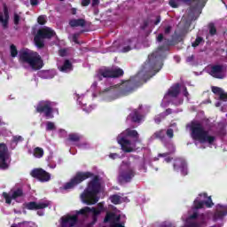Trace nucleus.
Masks as SVG:
<instances>
[{"instance_id":"nucleus-24","label":"nucleus","mask_w":227,"mask_h":227,"mask_svg":"<svg viewBox=\"0 0 227 227\" xmlns=\"http://www.w3.org/2000/svg\"><path fill=\"white\" fill-rule=\"evenodd\" d=\"M69 24L72 27H84V25L86 24V21H84V20L80 19V20H71L69 21Z\"/></svg>"},{"instance_id":"nucleus-56","label":"nucleus","mask_w":227,"mask_h":227,"mask_svg":"<svg viewBox=\"0 0 227 227\" xmlns=\"http://www.w3.org/2000/svg\"><path fill=\"white\" fill-rule=\"evenodd\" d=\"M171 31V27H167L165 29V33H169Z\"/></svg>"},{"instance_id":"nucleus-19","label":"nucleus","mask_w":227,"mask_h":227,"mask_svg":"<svg viewBox=\"0 0 227 227\" xmlns=\"http://www.w3.org/2000/svg\"><path fill=\"white\" fill-rule=\"evenodd\" d=\"M225 215H227V206L218 204L216 206V212L213 216L214 221H219V219H223Z\"/></svg>"},{"instance_id":"nucleus-52","label":"nucleus","mask_w":227,"mask_h":227,"mask_svg":"<svg viewBox=\"0 0 227 227\" xmlns=\"http://www.w3.org/2000/svg\"><path fill=\"white\" fill-rule=\"evenodd\" d=\"M109 157H110V159H116V158L118 157V154H116V153H111V154L109 155Z\"/></svg>"},{"instance_id":"nucleus-18","label":"nucleus","mask_w":227,"mask_h":227,"mask_svg":"<svg viewBox=\"0 0 227 227\" xmlns=\"http://www.w3.org/2000/svg\"><path fill=\"white\" fill-rule=\"evenodd\" d=\"M50 203L47 200L41 201V202H30L27 205V208L28 210H42L43 208H47Z\"/></svg>"},{"instance_id":"nucleus-23","label":"nucleus","mask_w":227,"mask_h":227,"mask_svg":"<svg viewBox=\"0 0 227 227\" xmlns=\"http://www.w3.org/2000/svg\"><path fill=\"white\" fill-rule=\"evenodd\" d=\"M9 19H10V16L8 15V8L4 7V12H0V22L3 27L4 28L8 27Z\"/></svg>"},{"instance_id":"nucleus-27","label":"nucleus","mask_w":227,"mask_h":227,"mask_svg":"<svg viewBox=\"0 0 227 227\" xmlns=\"http://www.w3.org/2000/svg\"><path fill=\"white\" fill-rule=\"evenodd\" d=\"M60 72H71L72 70V63L68 60H65L64 64L59 67Z\"/></svg>"},{"instance_id":"nucleus-5","label":"nucleus","mask_w":227,"mask_h":227,"mask_svg":"<svg viewBox=\"0 0 227 227\" xmlns=\"http://www.w3.org/2000/svg\"><path fill=\"white\" fill-rule=\"evenodd\" d=\"M139 135L136 130L126 129L117 137V143L121 145V150L127 153L136 150V145L129 143L127 137H137Z\"/></svg>"},{"instance_id":"nucleus-41","label":"nucleus","mask_w":227,"mask_h":227,"mask_svg":"<svg viewBox=\"0 0 227 227\" xmlns=\"http://www.w3.org/2000/svg\"><path fill=\"white\" fill-rule=\"evenodd\" d=\"M201 42H203V39L201 37H197L195 42L192 43V47H198Z\"/></svg>"},{"instance_id":"nucleus-57","label":"nucleus","mask_w":227,"mask_h":227,"mask_svg":"<svg viewBox=\"0 0 227 227\" xmlns=\"http://www.w3.org/2000/svg\"><path fill=\"white\" fill-rule=\"evenodd\" d=\"M175 104H182V102H184V100H180L178 102H176V99L174 100Z\"/></svg>"},{"instance_id":"nucleus-16","label":"nucleus","mask_w":227,"mask_h":227,"mask_svg":"<svg viewBox=\"0 0 227 227\" xmlns=\"http://www.w3.org/2000/svg\"><path fill=\"white\" fill-rule=\"evenodd\" d=\"M100 75L102 77H120L123 75V70L118 67L115 68H105L100 70Z\"/></svg>"},{"instance_id":"nucleus-35","label":"nucleus","mask_w":227,"mask_h":227,"mask_svg":"<svg viewBox=\"0 0 227 227\" xmlns=\"http://www.w3.org/2000/svg\"><path fill=\"white\" fill-rule=\"evenodd\" d=\"M46 130H56V124L54 122L48 121L46 122Z\"/></svg>"},{"instance_id":"nucleus-22","label":"nucleus","mask_w":227,"mask_h":227,"mask_svg":"<svg viewBox=\"0 0 227 227\" xmlns=\"http://www.w3.org/2000/svg\"><path fill=\"white\" fill-rule=\"evenodd\" d=\"M212 91L219 97L220 100H223V102H227V93L223 90V89L219 87H212Z\"/></svg>"},{"instance_id":"nucleus-54","label":"nucleus","mask_w":227,"mask_h":227,"mask_svg":"<svg viewBox=\"0 0 227 227\" xmlns=\"http://www.w3.org/2000/svg\"><path fill=\"white\" fill-rule=\"evenodd\" d=\"M14 141H22V137H15Z\"/></svg>"},{"instance_id":"nucleus-38","label":"nucleus","mask_w":227,"mask_h":227,"mask_svg":"<svg viewBox=\"0 0 227 227\" xmlns=\"http://www.w3.org/2000/svg\"><path fill=\"white\" fill-rule=\"evenodd\" d=\"M19 54V52L17 51V47H15V45H11V56L12 58L17 57V55Z\"/></svg>"},{"instance_id":"nucleus-61","label":"nucleus","mask_w":227,"mask_h":227,"mask_svg":"<svg viewBox=\"0 0 227 227\" xmlns=\"http://www.w3.org/2000/svg\"><path fill=\"white\" fill-rule=\"evenodd\" d=\"M168 114H169V113H171V110H167Z\"/></svg>"},{"instance_id":"nucleus-33","label":"nucleus","mask_w":227,"mask_h":227,"mask_svg":"<svg viewBox=\"0 0 227 227\" xmlns=\"http://www.w3.org/2000/svg\"><path fill=\"white\" fill-rule=\"evenodd\" d=\"M41 77H43V79H52V77H54V72L44 71L41 73Z\"/></svg>"},{"instance_id":"nucleus-48","label":"nucleus","mask_w":227,"mask_h":227,"mask_svg":"<svg viewBox=\"0 0 227 227\" xmlns=\"http://www.w3.org/2000/svg\"><path fill=\"white\" fill-rule=\"evenodd\" d=\"M197 215L193 214V215L190 216L187 220H186V224H189V221H191V219H196Z\"/></svg>"},{"instance_id":"nucleus-21","label":"nucleus","mask_w":227,"mask_h":227,"mask_svg":"<svg viewBox=\"0 0 227 227\" xmlns=\"http://www.w3.org/2000/svg\"><path fill=\"white\" fill-rule=\"evenodd\" d=\"M178 168H180L182 175H187V164L185 163V160L182 159L176 160L174 163V169L176 170Z\"/></svg>"},{"instance_id":"nucleus-50","label":"nucleus","mask_w":227,"mask_h":227,"mask_svg":"<svg viewBox=\"0 0 227 227\" xmlns=\"http://www.w3.org/2000/svg\"><path fill=\"white\" fill-rule=\"evenodd\" d=\"M161 118H164V116L159 115L158 117H156V118H155V122H156V123H160V119H161Z\"/></svg>"},{"instance_id":"nucleus-31","label":"nucleus","mask_w":227,"mask_h":227,"mask_svg":"<svg viewBox=\"0 0 227 227\" xmlns=\"http://www.w3.org/2000/svg\"><path fill=\"white\" fill-rule=\"evenodd\" d=\"M110 201H112L114 205H118L123 201V198L120 195H113L110 197Z\"/></svg>"},{"instance_id":"nucleus-8","label":"nucleus","mask_w":227,"mask_h":227,"mask_svg":"<svg viewBox=\"0 0 227 227\" xmlns=\"http://www.w3.org/2000/svg\"><path fill=\"white\" fill-rule=\"evenodd\" d=\"M134 168H131L130 164L123 163L121 166V171L119 175L120 182H130L134 178Z\"/></svg>"},{"instance_id":"nucleus-58","label":"nucleus","mask_w":227,"mask_h":227,"mask_svg":"<svg viewBox=\"0 0 227 227\" xmlns=\"http://www.w3.org/2000/svg\"><path fill=\"white\" fill-rule=\"evenodd\" d=\"M165 160L167 161V162H171V158H165Z\"/></svg>"},{"instance_id":"nucleus-4","label":"nucleus","mask_w":227,"mask_h":227,"mask_svg":"<svg viewBox=\"0 0 227 227\" xmlns=\"http://www.w3.org/2000/svg\"><path fill=\"white\" fill-rule=\"evenodd\" d=\"M20 60L22 63L29 65L33 70H40L43 67V61L40 55L31 50H21L20 52Z\"/></svg>"},{"instance_id":"nucleus-28","label":"nucleus","mask_w":227,"mask_h":227,"mask_svg":"<svg viewBox=\"0 0 227 227\" xmlns=\"http://www.w3.org/2000/svg\"><path fill=\"white\" fill-rule=\"evenodd\" d=\"M13 22L17 26L20 22H24V17H22V12H15L13 15Z\"/></svg>"},{"instance_id":"nucleus-36","label":"nucleus","mask_w":227,"mask_h":227,"mask_svg":"<svg viewBox=\"0 0 227 227\" xmlns=\"http://www.w3.org/2000/svg\"><path fill=\"white\" fill-rule=\"evenodd\" d=\"M164 136H166L165 130H160L154 134V137H158L159 139H164Z\"/></svg>"},{"instance_id":"nucleus-45","label":"nucleus","mask_w":227,"mask_h":227,"mask_svg":"<svg viewBox=\"0 0 227 227\" xmlns=\"http://www.w3.org/2000/svg\"><path fill=\"white\" fill-rule=\"evenodd\" d=\"M168 137H173V129H168L167 132H165Z\"/></svg>"},{"instance_id":"nucleus-3","label":"nucleus","mask_w":227,"mask_h":227,"mask_svg":"<svg viewBox=\"0 0 227 227\" xmlns=\"http://www.w3.org/2000/svg\"><path fill=\"white\" fill-rule=\"evenodd\" d=\"M100 180L95 176L94 179L89 184L87 189L81 194V200L85 205H95L98 202L97 194L100 192Z\"/></svg>"},{"instance_id":"nucleus-47","label":"nucleus","mask_w":227,"mask_h":227,"mask_svg":"<svg viewBox=\"0 0 227 227\" xmlns=\"http://www.w3.org/2000/svg\"><path fill=\"white\" fill-rule=\"evenodd\" d=\"M163 38H164V35H162V34H160V35H158V36L156 37V41H157V42H162Z\"/></svg>"},{"instance_id":"nucleus-46","label":"nucleus","mask_w":227,"mask_h":227,"mask_svg":"<svg viewBox=\"0 0 227 227\" xmlns=\"http://www.w3.org/2000/svg\"><path fill=\"white\" fill-rule=\"evenodd\" d=\"M61 137H67V131L65 129H59Z\"/></svg>"},{"instance_id":"nucleus-37","label":"nucleus","mask_w":227,"mask_h":227,"mask_svg":"<svg viewBox=\"0 0 227 227\" xmlns=\"http://www.w3.org/2000/svg\"><path fill=\"white\" fill-rule=\"evenodd\" d=\"M79 139H81V137L78 134L72 133L69 135L70 141H79Z\"/></svg>"},{"instance_id":"nucleus-17","label":"nucleus","mask_w":227,"mask_h":227,"mask_svg":"<svg viewBox=\"0 0 227 227\" xmlns=\"http://www.w3.org/2000/svg\"><path fill=\"white\" fill-rule=\"evenodd\" d=\"M180 92V85L179 84H176L175 86H172L168 94L165 95L162 103H161V106L162 107H166V105H164V103L168 102L169 100V98H175L178 96V93Z\"/></svg>"},{"instance_id":"nucleus-49","label":"nucleus","mask_w":227,"mask_h":227,"mask_svg":"<svg viewBox=\"0 0 227 227\" xmlns=\"http://www.w3.org/2000/svg\"><path fill=\"white\" fill-rule=\"evenodd\" d=\"M59 56H65L66 54H67V50H60L59 51Z\"/></svg>"},{"instance_id":"nucleus-51","label":"nucleus","mask_w":227,"mask_h":227,"mask_svg":"<svg viewBox=\"0 0 227 227\" xmlns=\"http://www.w3.org/2000/svg\"><path fill=\"white\" fill-rule=\"evenodd\" d=\"M38 1H40V0H30V3L32 4V6H36V4H38Z\"/></svg>"},{"instance_id":"nucleus-60","label":"nucleus","mask_w":227,"mask_h":227,"mask_svg":"<svg viewBox=\"0 0 227 227\" xmlns=\"http://www.w3.org/2000/svg\"><path fill=\"white\" fill-rule=\"evenodd\" d=\"M38 215H43V213H41L40 211L37 212Z\"/></svg>"},{"instance_id":"nucleus-11","label":"nucleus","mask_w":227,"mask_h":227,"mask_svg":"<svg viewBox=\"0 0 227 227\" xmlns=\"http://www.w3.org/2000/svg\"><path fill=\"white\" fill-rule=\"evenodd\" d=\"M10 166V154L5 144H0V168L6 169Z\"/></svg>"},{"instance_id":"nucleus-55","label":"nucleus","mask_w":227,"mask_h":227,"mask_svg":"<svg viewBox=\"0 0 227 227\" xmlns=\"http://www.w3.org/2000/svg\"><path fill=\"white\" fill-rule=\"evenodd\" d=\"M160 22V17L158 16L154 24L157 26V24H159Z\"/></svg>"},{"instance_id":"nucleus-10","label":"nucleus","mask_w":227,"mask_h":227,"mask_svg":"<svg viewBox=\"0 0 227 227\" xmlns=\"http://www.w3.org/2000/svg\"><path fill=\"white\" fill-rule=\"evenodd\" d=\"M90 176L91 173L90 172L78 173L70 182L64 185V189H74L75 185H78V184H81V182H84V180H87V178H90Z\"/></svg>"},{"instance_id":"nucleus-20","label":"nucleus","mask_w":227,"mask_h":227,"mask_svg":"<svg viewBox=\"0 0 227 227\" xmlns=\"http://www.w3.org/2000/svg\"><path fill=\"white\" fill-rule=\"evenodd\" d=\"M132 49H136V39L127 40L120 46L121 52H129Z\"/></svg>"},{"instance_id":"nucleus-14","label":"nucleus","mask_w":227,"mask_h":227,"mask_svg":"<svg viewBox=\"0 0 227 227\" xmlns=\"http://www.w3.org/2000/svg\"><path fill=\"white\" fill-rule=\"evenodd\" d=\"M30 175L34 178H37L40 182H49L51 180V174L42 168L33 169Z\"/></svg>"},{"instance_id":"nucleus-42","label":"nucleus","mask_w":227,"mask_h":227,"mask_svg":"<svg viewBox=\"0 0 227 227\" xmlns=\"http://www.w3.org/2000/svg\"><path fill=\"white\" fill-rule=\"evenodd\" d=\"M79 35L74 34L70 35V40H72V42H74V43H79V42L77 41Z\"/></svg>"},{"instance_id":"nucleus-6","label":"nucleus","mask_w":227,"mask_h":227,"mask_svg":"<svg viewBox=\"0 0 227 227\" xmlns=\"http://www.w3.org/2000/svg\"><path fill=\"white\" fill-rule=\"evenodd\" d=\"M56 33L51 27H44L43 28L38 30L37 35L35 36L34 42L36 47L42 49L45 45V38H52Z\"/></svg>"},{"instance_id":"nucleus-59","label":"nucleus","mask_w":227,"mask_h":227,"mask_svg":"<svg viewBox=\"0 0 227 227\" xmlns=\"http://www.w3.org/2000/svg\"><path fill=\"white\" fill-rule=\"evenodd\" d=\"M220 106H221V102H217V103L215 104V107H220Z\"/></svg>"},{"instance_id":"nucleus-62","label":"nucleus","mask_w":227,"mask_h":227,"mask_svg":"<svg viewBox=\"0 0 227 227\" xmlns=\"http://www.w3.org/2000/svg\"><path fill=\"white\" fill-rule=\"evenodd\" d=\"M221 111H222L223 113H224V107H222Z\"/></svg>"},{"instance_id":"nucleus-34","label":"nucleus","mask_w":227,"mask_h":227,"mask_svg":"<svg viewBox=\"0 0 227 227\" xmlns=\"http://www.w3.org/2000/svg\"><path fill=\"white\" fill-rule=\"evenodd\" d=\"M91 0H82V6H88ZM99 0H92V6H97L98 4Z\"/></svg>"},{"instance_id":"nucleus-26","label":"nucleus","mask_w":227,"mask_h":227,"mask_svg":"<svg viewBox=\"0 0 227 227\" xmlns=\"http://www.w3.org/2000/svg\"><path fill=\"white\" fill-rule=\"evenodd\" d=\"M82 100H84V96L83 95L78 96L77 102L82 105V108L83 109V111H85V113H91V111H93V107L90 106L89 108H86V104H84Z\"/></svg>"},{"instance_id":"nucleus-53","label":"nucleus","mask_w":227,"mask_h":227,"mask_svg":"<svg viewBox=\"0 0 227 227\" xmlns=\"http://www.w3.org/2000/svg\"><path fill=\"white\" fill-rule=\"evenodd\" d=\"M183 90L184 91V97H189V92H187V89L185 87H183Z\"/></svg>"},{"instance_id":"nucleus-9","label":"nucleus","mask_w":227,"mask_h":227,"mask_svg":"<svg viewBox=\"0 0 227 227\" xmlns=\"http://www.w3.org/2000/svg\"><path fill=\"white\" fill-rule=\"evenodd\" d=\"M203 205H206L207 208L210 207H214V202H212V198L208 197L207 193L200 194L193 203L194 208L198 210V208H203Z\"/></svg>"},{"instance_id":"nucleus-43","label":"nucleus","mask_w":227,"mask_h":227,"mask_svg":"<svg viewBox=\"0 0 227 227\" xmlns=\"http://www.w3.org/2000/svg\"><path fill=\"white\" fill-rule=\"evenodd\" d=\"M209 33L212 35H215L216 30H215V27H214V25H209Z\"/></svg>"},{"instance_id":"nucleus-25","label":"nucleus","mask_w":227,"mask_h":227,"mask_svg":"<svg viewBox=\"0 0 227 227\" xmlns=\"http://www.w3.org/2000/svg\"><path fill=\"white\" fill-rule=\"evenodd\" d=\"M128 120H131V121H141V115H139V112L137 110H134L128 117Z\"/></svg>"},{"instance_id":"nucleus-64","label":"nucleus","mask_w":227,"mask_h":227,"mask_svg":"<svg viewBox=\"0 0 227 227\" xmlns=\"http://www.w3.org/2000/svg\"><path fill=\"white\" fill-rule=\"evenodd\" d=\"M11 227H17V226H15V225H12Z\"/></svg>"},{"instance_id":"nucleus-2","label":"nucleus","mask_w":227,"mask_h":227,"mask_svg":"<svg viewBox=\"0 0 227 227\" xmlns=\"http://www.w3.org/2000/svg\"><path fill=\"white\" fill-rule=\"evenodd\" d=\"M187 127L192 132V139H195V141H199L202 144L207 143V145H214L215 138L207 130H205V129H203V126L201 123H200V121H193L188 124Z\"/></svg>"},{"instance_id":"nucleus-29","label":"nucleus","mask_w":227,"mask_h":227,"mask_svg":"<svg viewBox=\"0 0 227 227\" xmlns=\"http://www.w3.org/2000/svg\"><path fill=\"white\" fill-rule=\"evenodd\" d=\"M33 155L35 157V159H42L43 157V149L40 147H36L33 151Z\"/></svg>"},{"instance_id":"nucleus-32","label":"nucleus","mask_w":227,"mask_h":227,"mask_svg":"<svg viewBox=\"0 0 227 227\" xmlns=\"http://www.w3.org/2000/svg\"><path fill=\"white\" fill-rule=\"evenodd\" d=\"M166 148H168V150H170L169 153L159 154V157H168L169 153H173V152H175V145H173V144H167Z\"/></svg>"},{"instance_id":"nucleus-7","label":"nucleus","mask_w":227,"mask_h":227,"mask_svg":"<svg viewBox=\"0 0 227 227\" xmlns=\"http://www.w3.org/2000/svg\"><path fill=\"white\" fill-rule=\"evenodd\" d=\"M162 52V48H160L156 52L151 54L148 58L147 63L145 64V70H160L162 68V65L159 62V58H160V53Z\"/></svg>"},{"instance_id":"nucleus-39","label":"nucleus","mask_w":227,"mask_h":227,"mask_svg":"<svg viewBox=\"0 0 227 227\" xmlns=\"http://www.w3.org/2000/svg\"><path fill=\"white\" fill-rule=\"evenodd\" d=\"M37 22H38V24H41L42 26H43V24H45V22H47V17L46 16H39L37 19Z\"/></svg>"},{"instance_id":"nucleus-40","label":"nucleus","mask_w":227,"mask_h":227,"mask_svg":"<svg viewBox=\"0 0 227 227\" xmlns=\"http://www.w3.org/2000/svg\"><path fill=\"white\" fill-rule=\"evenodd\" d=\"M196 11H192L189 14V20H196V19H198V17H200V15L198 14L197 16H195Z\"/></svg>"},{"instance_id":"nucleus-15","label":"nucleus","mask_w":227,"mask_h":227,"mask_svg":"<svg viewBox=\"0 0 227 227\" xmlns=\"http://www.w3.org/2000/svg\"><path fill=\"white\" fill-rule=\"evenodd\" d=\"M22 190H12L9 193L4 192L3 196L5 199V202L10 205L12 203V200H16V201H19V200L22 199Z\"/></svg>"},{"instance_id":"nucleus-63","label":"nucleus","mask_w":227,"mask_h":227,"mask_svg":"<svg viewBox=\"0 0 227 227\" xmlns=\"http://www.w3.org/2000/svg\"><path fill=\"white\" fill-rule=\"evenodd\" d=\"M73 13L75 14V9L73 10Z\"/></svg>"},{"instance_id":"nucleus-1","label":"nucleus","mask_w":227,"mask_h":227,"mask_svg":"<svg viewBox=\"0 0 227 227\" xmlns=\"http://www.w3.org/2000/svg\"><path fill=\"white\" fill-rule=\"evenodd\" d=\"M104 203L100 202L96 207H85L78 211H74L71 214L66 215L60 218V226L71 227L74 226L77 223V216L83 215V217H90L92 215L94 223H97V217L100 215L101 212H105Z\"/></svg>"},{"instance_id":"nucleus-13","label":"nucleus","mask_w":227,"mask_h":227,"mask_svg":"<svg viewBox=\"0 0 227 227\" xmlns=\"http://www.w3.org/2000/svg\"><path fill=\"white\" fill-rule=\"evenodd\" d=\"M37 113H44L46 118H54L52 115V103L50 101H42L36 106Z\"/></svg>"},{"instance_id":"nucleus-12","label":"nucleus","mask_w":227,"mask_h":227,"mask_svg":"<svg viewBox=\"0 0 227 227\" xmlns=\"http://www.w3.org/2000/svg\"><path fill=\"white\" fill-rule=\"evenodd\" d=\"M207 72L212 77H215V79H224L226 77V71H224L223 66H208Z\"/></svg>"},{"instance_id":"nucleus-44","label":"nucleus","mask_w":227,"mask_h":227,"mask_svg":"<svg viewBox=\"0 0 227 227\" xmlns=\"http://www.w3.org/2000/svg\"><path fill=\"white\" fill-rule=\"evenodd\" d=\"M101 95H106V97H109L111 95H114V92L109 91V90H104L100 93Z\"/></svg>"},{"instance_id":"nucleus-30","label":"nucleus","mask_w":227,"mask_h":227,"mask_svg":"<svg viewBox=\"0 0 227 227\" xmlns=\"http://www.w3.org/2000/svg\"><path fill=\"white\" fill-rule=\"evenodd\" d=\"M91 95H93V97H96V95H98V84L97 83V82H94L89 90Z\"/></svg>"}]
</instances>
